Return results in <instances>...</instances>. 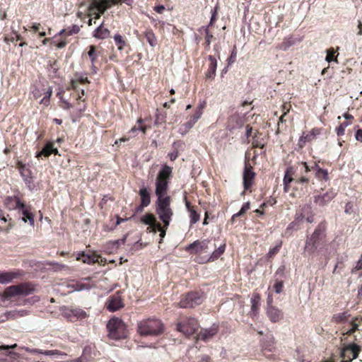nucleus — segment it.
I'll use <instances>...</instances> for the list:
<instances>
[{"instance_id": "1", "label": "nucleus", "mask_w": 362, "mask_h": 362, "mask_svg": "<svg viewBox=\"0 0 362 362\" xmlns=\"http://www.w3.org/2000/svg\"><path fill=\"white\" fill-rule=\"evenodd\" d=\"M90 83V81L87 77H76L71 80L67 90H72L74 92L71 95L75 100L73 103H70L68 100H66L63 94L61 93H57V96L59 98L62 105L61 107L64 110H69L72 107H76L79 115L82 114L87 108V103L86 99L83 98L85 95V90L80 87V85H86Z\"/></svg>"}, {"instance_id": "2", "label": "nucleus", "mask_w": 362, "mask_h": 362, "mask_svg": "<svg viewBox=\"0 0 362 362\" xmlns=\"http://www.w3.org/2000/svg\"><path fill=\"white\" fill-rule=\"evenodd\" d=\"M327 222L325 221H321L313 233L307 235L303 253L305 256H313L325 248L327 242Z\"/></svg>"}, {"instance_id": "3", "label": "nucleus", "mask_w": 362, "mask_h": 362, "mask_svg": "<svg viewBox=\"0 0 362 362\" xmlns=\"http://www.w3.org/2000/svg\"><path fill=\"white\" fill-rule=\"evenodd\" d=\"M165 331V326L161 320L148 317L137 323V332L143 337H159Z\"/></svg>"}, {"instance_id": "4", "label": "nucleus", "mask_w": 362, "mask_h": 362, "mask_svg": "<svg viewBox=\"0 0 362 362\" xmlns=\"http://www.w3.org/2000/svg\"><path fill=\"white\" fill-rule=\"evenodd\" d=\"M172 177L173 168L164 165L158 173L156 178L155 194L157 197L168 196L167 192Z\"/></svg>"}, {"instance_id": "5", "label": "nucleus", "mask_w": 362, "mask_h": 362, "mask_svg": "<svg viewBox=\"0 0 362 362\" xmlns=\"http://www.w3.org/2000/svg\"><path fill=\"white\" fill-rule=\"evenodd\" d=\"M170 202L171 199L169 196L157 197L156 212L163 223H165V227L170 226L174 214Z\"/></svg>"}, {"instance_id": "6", "label": "nucleus", "mask_w": 362, "mask_h": 362, "mask_svg": "<svg viewBox=\"0 0 362 362\" xmlns=\"http://www.w3.org/2000/svg\"><path fill=\"white\" fill-rule=\"evenodd\" d=\"M205 298V293L202 291H192L181 295L177 306L181 308H194L201 305Z\"/></svg>"}, {"instance_id": "7", "label": "nucleus", "mask_w": 362, "mask_h": 362, "mask_svg": "<svg viewBox=\"0 0 362 362\" xmlns=\"http://www.w3.org/2000/svg\"><path fill=\"white\" fill-rule=\"evenodd\" d=\"M176 330L187 337L192 336L198 330L199 324L198 320L192 317L182 315L175 322Z\"/></svg>"}, {"instance_id": "8", "label": "nucleus", "mask_w": 362, "mask_h": 362, "mask_svg": "<svg viewBox=\"0 0 362 362\" xmlns=\"http://www.w3.org/2000/svg\"><path fill=\"white\" fill-rule=\"evenodd\" d=\"M107 328L108 336L112 339H124L127 337L126 326L123 322L118 318H112L109 320Z\"/></svg>"}, {"instance_id": "9", "label": "nucleus", "mask_w": 362, "mask_h": 362, "mask_svg": "<svg viewBox=\"0 0 362 362\" xmlns=\"http://www.w3.org/2000/svg\"><path fill=\"white\" fill-rule=\"evenodd\" d=\"M35 291L34 284L30 282H25L6 288L4 291V295L7 298H11L16 296H28Z\"/></svg>"}, {"instance_id": "10", "label": "nucleus", "mask_w": 362, "mask_h": 362, "mask_svg": "<svg viewBox=\"0 0 362 362\" xmlns=\"http://www.w3.org/2000/svg\"><path fill=\"white\" fill-rule=\"evenodd\" d=\"M250 153L248 151L245 153V167L243 171V187L246 191H251L254 184L255 173L253 171V167L250 162Z\"/></svg>"}, {"instance_id": "11", "label": "nucleus", "mask_w": 362, "mask_h": 362, "mask_svg": "<svg viewBox=\"0 0 362 362\" xmlns=\"http://www.w3.org/2000/svg\"><path fill=\"white\" fill-rule=\"evenodd\" d=\"M310 183V178L306 176L296 177L295 181L291 185L292 192L291 196L293 197H301L308 190Z\"/></svg>"}, {"instance_id": "12", "label": "nucleus", "mask_w": 362, "mask_h": 362, "mask_svg": "<svg viewBox=\"0 0 362 362\" xmlns=\"http://www.w3.org/2000/svg\"><path fill=\"white\" fill-rule=\"evenodd\" d=\"M361 351L360 346L353 343L343 348L341 352V362H351L358 356Z\"/></svg>"}, {"instance_id": "13", "label": "nucleus", "mask_w": 362, "mask_h": 362, "mask_svg": "<svg viewBox=\"0 0 362 362\" xmlns=\"http://www.w3.org/2000/svg\"><path fill=\"white\" fill-rule=\"evenodd\" d=\"M210 241L207 239L197 240L192 243L188 245L185 247V251L190 255H200L202 252H207L209 248V243Z\"/></svg>"}, {"instance_id": "14", "label": "nucleus", "mask_w": 362, "mask_h": 362, "mask_svg": "<svg viewBox=\"0 0 362 362\" xmlns=\"http://www.w3.org/2000/svg\"><path fill=\"white\" fill-rule=\"evenodd\" d=\"M93 3L96 6L98 11L101 14H103L106 10L113 5L125 4L128 6H131L133 3V0H100L94 1Z\"/></svg>"}, {"instance_id": "15", "label": "nucleus", "mask_w": 362, "mask_h": 362, "mask_svg": "<svg viewBox=\"0 0 362 362\" xmlns=\"http://www.w3.org/2000/svg\"><path fill=\"white\" fill-rule=\"evenodd\" d=\"M62 316L69 321L75 322L86 318L88 315L87 313L81 308H65L62 313Z\"/></svg>"}, {"instance_id": "16", "label": "nucleus", "mask_w": 362, "mask_h": 362, "mask_svg": "<svg viewBox=\"0 0 362 362\" xmlns=\"http://www.w3.org/2000/svg\"><path fill=\"white\" fill-rule=\"evenodd\" d=\"M124 304L121 295L116 293L110 296L106 301L105 306L109 311L115 312L124 307Z\"/></svg>"}, {"instance_id": "17", "label": "nucleus", "mask_w": 362, "mask_h": 362, "mask_svg": "<svg viewBox=\"0 0 362 362\" xmlns=\"http://www.w3.org/2000/svg\"><path fill=\"white\" fill-rule=\"evenodd\" d=\"M218 330V325L213 324L209 328L202 329L197 335V339L207 342L217 334Z\"/></svg>"}, {"instance_id": "18", "label": "nucleus", "mask_w": 362, "mask_h": 362, "mask_svg": "<svg viewBox=\"0 0 362 362\" xmlns=\"http://www.w3.org/2000/svg\"><path fill=\"white\" fill-rule=\"evenodd\" d=\"M206 107V102L200 103L196 108L194 113L188 118V121L183 124L182 127L185 131H189L194 124L199 120L203 114V110Z\"/></svg>"}, {"instance_id": "19", "label": "nucleus", "mask_w": 362, "mask_h": 362, "mask_svg": "<svg viewBox=\"0 0 362 362\" xmlns=\"http://www.w3.org/2000/svg\"><path fill=\"white\" fill-rule=\"evenodd\" d=\"M24 275V272L20 269L0 272V284H8L14 279H18Z\"/></svg>"}, {"instance_id": "20", "label": "nucleus", "mask_w": 362, "mask_h": 362, "mask_svg": "<svg viewBox=\"0 0 362 362\" xmlns=\"http://www.w3.org/2000/svg\"><path fill=\"white\" fill-rule=\"evenodd\" d=\"M88 48V51L87 54L91 64L90 69L93 74H96L98 71V67L96 64L98 63V57L100 55V52L95 45H90Z\"/></svg>"}, {"instance_id": "21", "label": "nucleus", "mask_w": 362, "mask_h": 362, "mask_svg": "<svg viewBox=\"0 0 362 362\" xmlns=\"http://www.w3.org/2000/svg\"><path fill=\"white\" fill-rule=\"evenodd\" d=\"M139 195L140 197L141 203L136 208V212L139 213L143 211L144 208L147 207L151 204V193L146 187L139 189Z\"/></svg>"}, {"instance_id": "22", "label": "nucleus", "mask_w": 362, "mask_h": 362, "mask_svg": "<svg viewBox=\"0 0 362 362\" xmlns=\"http://www.w3.org/2000/svg\"><path fill=\"white\" fill-rule=\"evenodd\" d=\"M266 315L273 323H276L283 320L284 313L282 310L276 306H269L266 308Z\"/></svg>"}, {"instance_id": "23", "label": "nucleus", "mask_w": 362, "mask_h": 362, "mask_svg": "<svg viewBox=\"0 0 362 362\" xmlns=\"http://www.w3.org/2000/svg\"><path fill=\"white\" fill-rule=\"evenodd\" d=\"M320 133L321 129L317 127L312 129L311 131L307 134H305L303 132L302 136L298 139V147L303 148L307 142H310L311 141L314 140L317 136L320 134Z\"/></svg>"}, {"instance_id": "24", "label": "nucleus", "mask_w": 362, "mask_h": 362, "mask_svg": "<svg viewBox=\"0 0 362 362\" xmlns=\"http://www.w3.org/2000/svg\"><path fill=\"white\" fill-rule=\"evenodd\" d=\"M336 196V192L333 189H329L323 194H319L314 197V202L319 206H323L330 202Z\"/></svg>"}, {"instance_id": "25", "label": "nucleus", "mask_w": 362, "mask_h": 362, "mask_svg": "<svg viewBox=\"0 0 362 362\" xmlns=\"http://www.w3.org/2000/svg\"><path fill=\"white\" fill-rule=\"evenodd\" d=\"M4 204L8 210H19L21 207H23L24 202L21 201L18 195H14L7 197Z\"/></svg>"}, {"instance_id": "26", "label": "nucleus", "mask_w": 362, "mask_h": 362, "mask_svg": "<svg viewBox=\"0 0 362 362\" xmlns=\"http://www.w3.org/2000/svg\"><path fill=\"white\" fill-rule=\"evenodd\" d=\"M185 206L189 214V223L190 226L197 223L200 219V214L197 212V207L193 206L187 199L185 197Z\"/></svg>"}, {"instance_id": "27", "label": "nucleus", "mask_w": 362, "mask_h": 362, "mask_svg": "<svg viewBox=\"0 0 362 362\" xmlns=\"http://www.w3.org/2000/svg\"><path fill=\"white\" fill-rule=\"evenodd\" d=\"M16 167L18 170L23 180L26 182H30L32 178V172L29 165L23 163L21 160H17Z\"/></svg>"}, {"instance_id": "28", "label": "nucleus", "mask_w": 362, "mask_h": 362, "mask_svg": "<svg viewBox=\"0 0 362 362\" xmlns=\"http://www.w3.org/2000/svg\"><path fill=\"white\" fill-rule=\"evenodd\" d=\"M19 211L23 215V221L28 222L30 226H33L35 225V214L32 212V206L24 204L23 207H21Z\"/></svg>"}, {"instance_id": "29", "label": "nucleus", "mask_w": 362, "mask_h": 362, "mask_svg": "<svg viewBox=\"0 0 362 362\" xmlns=\"http://www.w3.org/2000/svg\"><path fill=\"white\" fill-rule=\"evenodd\" d=\"M209 61L208 69L205 73V78L207 79H214L216 76V71L217 68V61L215 57L209 55L208 57Z\"/></svg>"}, {"instance_id": "30", "label": "nucleus", "mask_w": 362, "mask_h": 362, "mask_svg": "<svg viewBox=\"0 0 362 362\" xmlns=\"http://www.w3.org/2000/svg\"><path fill=\"white\" fill-rule=\"evenodd\" d=\"M93 37L98 40H105L110 37V31L102 23L93 33Z\"/></svg>"}, {"instance_id": "31", "label": "nucleus", "mask_w": 362, "mask_h": 362, "mask_svg": "<svg viewBox=\"0 0 362 362\" xmlns=\"http://www.w3.org/2000/svg\"><path fill=\"white\" fill-rule=\"evenodd\" d=\"M99 255L93 253L92 255L86 254L84 252L78 254L76 260H81L83 263L93 264L98 262Z\"/></svg>"}, {"instance_id": "32", "label": "nucleus", "mask_w": 362, "mask_h": 362, "mask_svg": "<svg viewBox=\"0 0 362 362\" xmlns=\"http://www.w3.org/2000/svg\"><path fill=\"white\" fill-rule=\"evenodd\" d=\"M261 346L262 351L272 352L275 349V339L273 336H270L267 339L261 341Z\"/></svg>"}, {"instance_id": "33", "label": "nucleus", "mask_w": 362, "mask_h": 362, "mask_svg": "<svg viewBox=\"0 0 362 362\" xmlns=\"http://www.w3.org/2000/svg\"><path fill=\"white\" fill-rule=\"evenodd\" d=\"M351 328L347 330H344L343 332L344 335H351L356 331L359 330L358 327L362 325V317H356L350 322Z\"/></svg>"}, {"instance_id": "34", "label": "nucleus", "mask_w": 362, "mask_h": 362, "mask_svg": "<svg viewBox=\"0 0 362 362\" xmlns=\"http://www.w3.org/2000/svg\"><path fill=\"white\" fill-rule=\"evenodd\" d=\"M113 39L115 40L117 49L119 52L123 51L127 47H129V44L127 42L126 38L120 34H115L113 37Z\"/></svg>"}, {"instance_id": "35", "label": "nucleus", "mask_w": 362, "mask_h": 362, "mask_svg": "<svg viewBox=\"0 0 362 362\" xmlns=\"http://www.w3.org/2000/svg\"><path fill=\"white\" fill-rule=\"evenodd\" d=\"M262 133H260L259 131L256 130L255 134L252 136V148H264L265 146V141L264 138L261 137Z\"/></svg>"}, {"instance_id": "36", "label": "nucleus", "mask_w": 362, "mask_h": 362, "mask_svg": "<svg viewBox=\"0 0 362 362\" xmlns=\"http://www.w3.org/2000/svg\"><path fill=\"white\" fill-rule=\"evenodd\" d=\"M25 350L28 353L43 354L45 356H55V355L60 354V351L58 350L43 351V350L39 349H30L28 347L25 348Z\"/></svg>"}, {"instance_id": "37", "label": "nucleus", "mask_w": 362, "mask_h": 362, "mask_svg": "<svg viewBox=\"0 0 362 362\" xmlns=\"http://www.w3.org/2000/svg\"><path fill=\"white\" fill-rule=\"evenodd\" d=\"M144 37L151 47H154L157 45L158 40L152 29H146L144 32Z\"/></svg>"}, {"instance_id": "38", "label": "nucleus", "mask_w": 362, "mask_h": 362, "mask_svg": "<svg viewBox=\"0 0 362 362\" xmlns=\"http://www.w3.org/2000/svg\"><path fill=\"white\" fill-rule=\"evenodd\" d=\"M80 28L77 25H73L72 26L62 29L59 33V35L62 37H68L72 35L78 33Z\"/></svg>"}, {"instance_id": "39", "label": "nucleus", "mask_w": 362, "mask_h": 362, "mask_svg": "<svg viewBox=\"0 0 362 362\" xmlns=\"http://www.w3.org/2000/svg\"><path fill=\"white\" fill-rule=\"evenodd\" d=\"M226 244H223L220 245L216 250H215L211 255L209 257V258L206 259V262H214L216 259H218L221 255H222L226 250Z\"/></svg>"}, {"instance_id": "40", "label": "nucleus", "mask_w": 362, "mask_h": 362, "mask_svg": "<svg viewBox=\"0 0 362 362\" xmlns=\"http://www.w3.org/2000/svg\"><path fill=\"white\" fill-rule=\"evenodd\" d=\"M52 146H54V143L52 141L47 142L45 146L42 148V151H40L37 155V158H40L42 156L45 157H49L52 154Z\"/></svg>"}, {"instance_id": "41", "label": "nucleus", "mask_w": 362, "mask_h": 362, "mask_svg": "<svg viewBox=\"0 0 362 362\" xmlns=\"http://www.w3.org/2000/svg\"><path fill=\"white\" fill-rule=\"evenodd\" d=\"M296 177H293L291 176L288 175L287 174H284L283 179L284 184V192L287 193L289 192L291 188V185L295 181Z\"/></svg>"}, {"instance_id": "42", "label": "nucleus", "mask_w": 362, "mask_h": 362, "mask_svg": "<svg viewBox=\"0 0 362 362\" xmlns=\"http://www.w3.org/2000/svg\"><path fill=\"white\" fill-rule=\"evenodd\" d=\"M203 30L205 34V42L204 44L206 49H209L210 48V44L211 42L212 39L214 38V35L209 32V27L202 26L199 31Z\"/></svg>"}, {"instance_id": "43", "label": "nucleus", "mask_w": 362, "mask_h": 362, "mask_svg": "<svg viewBox=\"0 0 362 362\" xmlns=\"http://www.w3.org/2000/svg\"><path fill=\"white\" fill-rule=\"evenodd\" d=\"M339 55V53L337 52V50H336L333 47H330L328 49H327V56H326V61L329 63L332 62H335L338 63L337 61V57Z\"/></svg>"}, {"instance_id": "44", "label": "nucleus", "mask_w": 362, "mask_h": 362, "mask_svg": "<svg viewBox=\"0 0 362 362\" xmlns=\"http://www.w3.org/2000/svg\"><path fill=\"white\" fill-rule=\"evenodd\" d=\"M87 16L90 18L93 17L94 19H99L100 18L101 13L98 11L93 2L88 7Z\"/></svg>"}, {"instance_id": "45", "label": "nucleus", "mask_w": 362, "mask_h": 362, "mask_svg": "<svg viewBox=\"0 0 362 362\" xmlns=\"http://www.w3.org/2000/svg\"><path fill=\"white\" fill-rule=\"evenodd\" d=\"M139 131V128L137 126H134L132 127V129L128 132V134L129 136L128 137L127 136H122L119 140H116L115 142V144H118L119 142H125L130 139L131 137H134L137 135V132Z\"/></svg>"}, {"instance_id": "46", "label": "nucleus", "mask_w": 362, "mask_h": 362, "mask_svg": "<svg viewBox=\"0 0 362 362\" xmlns=\"http://www.w3.org/2000/svg\"><path fill=\"white\" fill-rule=\"evenodd\" d=\"M315 176L319 181L327 182L329 180L327 170L322 168L318 169L317 171L315 172Z\"/></svg>"}, {"instance_id": "47", "label": "nucleus", "mask_w": 362, "mask_h": 362, "mask_svg": "<svg viewBox=\"0 0 362 362\" xmlns=\"http://www.w3.org/2000/svg\"><path fill=\"white\" fill-rule=\"evenodd\" d=\"M141 221L146 225L156 224V216L153 214H146L141 218Z\"/></svg>"}, {"instance_id": "48", "label": "nucleus", "mask_w": 362, "mask_h": 362, "mask_svg": "<svg viewBox=\"0 0 362 362\" xmlns=\"http://www.w3.org/2000/svg\"><path fill=\"white\" fill-rule=\"evenodd\" d=\"M182 145L180 141H175L173 144V151L168 154L170 160L174 161L179 156V152L177 148Z\"/></svg>"}, {"instance_id": "49", "label": "nucleus", "mask_w": 362, "mask_h": 362, "mask_svg": "<svg viewBox=\"0 0 362 362\" xmlns=\"http://www.w3.org/2000/svg\"><path fill=\"white\" fill-rule=\"evenodd\" d=\"M349 315L346 312L334 315L332 321L336 323H341L348 320Z\"/></svg>"}, {"instance_id": "50", "label": "nucleus", "mask_w": 362, "mask_h": 362, "mask_svg": "<svg viewBox=\"0 0 362 362\" xmlns=\"http://www.w3.org/2000/svg\"><path fill=\"white\" fill-rule=\"evenodd\" d=\"M260 296L258 293L254 294L251 298V310L252 312H257L259 309Z\"/></svg>"}, {"instance_id": "51", "label": "nucleus", "mask_w": 362, "mask_h": 362, "mask_svg": "<svg viewBox=\"0 0 362 362\" xmlns=\"http://www.w3.org/2000/svg\"><path fill=\"white\" fill-rule=\"evenodd\" d=\"M166 117L167 114L165 112L156 113L154 122L155 125H160L165 123Z\"/></svg>"}, {"instance_id": "52", "label": "nucleus", "mask_w": 362, "mask_h": 362, "mask_svg": "<svg viewBox=\"0 0 362 362\" xmlns=\"http://www.w3.org/2000/svg\"><path fill=\"white\" fill-rule=\"evenodd\" d=\"M304 211H307L306 212V216H305V218L306 219V221L308 223H313L314 222L315 214L313 212L311 207L310 206H308V205H305L304 206Z\"/></svg>"}, {"instance_id": "53", "label": "nucleus", "mask_w": 362, "mask_h": 362, "mask_svg": "<svg viewBox=\"0 0 362 362\" xmlns=\"http://www.w3.org/2000/svg\"><path fill=\"white\" fill-rule=\"evenodd\" d=\"M282 246V242L280 241L276 246L270 248L267 256L269 259L273 258L280 250Z\"/></svg>"}, {"instance_id": "54", "label": "nucleus", "mask_w": 362, "mask_h": 362, "mask_svg": "<svg viewBox=\"0 0 362 362\" xmlns=\"http://www.w3.org/2000/svg\"><path fill=\"white\" fill-rule=\"evenodd\" d=\"M300 225L301 223L298 222L296 220H293L292 222H291L288 227L286 228V233H290L291 231H293V230H298L300 228Z\"/></svg>"}, {"instance_id": "55", "label": "nucleus", "mask_w": 362, "mask_h": 362, "mask_svg": "<svg viewBox=\"0 0 362 362\" xmlns=\"http://www.w3.org/2000/svg\"><path fill=\"white\" fill-rule=\"evenodd\" d=\"M306 212L307 211H304V206H303L299 211H298L296 213L294 220L302 223L303 219L305 218Z\"/></svg>"}, {"instance_id": "56", "label": "nucleus", "mask_w": 362, "mask_h": 362, "mask_svg": "<svg viewBox=\"0 0 362 362\" xmlns=\"http://www.w3.org/2000/svg\"><path fill=\"white\" fill-rule=\"evenodd\" d=\"M351 124L350 122H344L340 124V125L336 129V132L337 136H340L344 134L345 129Z\"/></svg>"}, {"instance_id": "57", "label": "nucleus", "mask_w": 362, "mask_h": 362, "mask_svg": "<svg viewBox=\"0 0 362 362\" xmlns=\"http://www.w3.org/2000/svg\"><path fill=\"white\" fill-rule=\"evenodd\" d=\"M250 209V203L247 202L242 206L240 210L238 213L235 214V216H241L244 215Z\"/></svg>"}, {"instance_id": "58", "label": "nucleus", "mask_w": 362, "mask_h": 362, "mask_svg": "<svg viewBox=\"0 0 362 362\" xmlns=\"http://www.w3.org/2000/svg\"><path fill=\"white\" fill-rule=\"evenodd\" d=\"M250 209V203L247 202L242 206L240 210L238 213L235 214V216H241L244 215Z\"/></svg>"}, {"instance_id": "59", "label": "nucleus", "mask_w": 362, "mask_h": 362, "mask_svg": "<svg viewBox=\"0 0 362 362\" xmlns=\"http://www.w3.org/2000/svg\"><path fill=\"white\" fill-rule=\"evenodd\" d=\"M250 209V203L247 202L242 206L240 210L238 213L235 214V216H241L244 215Z\"/></svg>"}, {"instance_id": "60", "label": "nucleus", "mask_w": 362, "mask_h": 362, "mask_svg": "<svg viewBox=\"0 0 362 362\" xmlns=\"http://www.w3.org/2000/svg\"><path fill=\"white\" fill-rule=\"evenodd\" d=\"M217 10H218V7L216 6L214 8V9L212 11L210 22H209V25L206 26V27H209V28L210 27L214 26L216 21L217 20V16H218V11Z\"/></svg>"}, {"instance_id": "61", "label": "nucleus", "mask_w": 362, "mask_h": 362, "mask_svg": "<svg viewBox=\"0 0 362 362\" xmlns=\"http://www.w3.org/2000/svg\"><path fill=\"white\" fill-rule=\"evenodd\" d=\"M284 288V282L283 281H276L274 284L273 285V290L276 293H280Z\"/></svg>"}, {"instance_id": "62", "label": "nucleus", "mask_w": 362, "mask_h": 362, "mask_svg": "<svg viewBox=\"0 0 362 362\" xmlns=\"http://www.w3.org/2000/svg\"><path fill=\"white\" fill-rule=\"evenodd\" d=\"M136 123L138 124L137 127L139 128V131H141L143 134H146L148 127L144 124V119L142 118H139Z\"/></svg>"}, {"instance_id": "63", "label": "nucleus", "mask_w": 362, "mask_h": 362, "mask_svg": "<svg viewBox=\"0 0 362 362\" xmlns=\"http://www.w3.org/2000/svg\"><path fill=\"white\" fill-rule=\"evenodd\" d=\"M359 270L362 271V253L358 261L356 262V266L351 269V273H356L357 271ZM359 276H362V272L360 273Z\"/></svg>"}, {"instance_id": "64", "label": "nucleus", "mask_w": 362, "mask_h": 362, "mask_svg": "<svg viewBox=\"0 0 362 362\" xmlns=\"http://www.w3.org/2000/svg\"><path fill=\"white\" fill-rule=\"evenodd\" d=\"M161 228V223L158 221H156V224L149 225L147 228V230L150 233H156L158 229Z\"/></svg>"}]
</instances>
